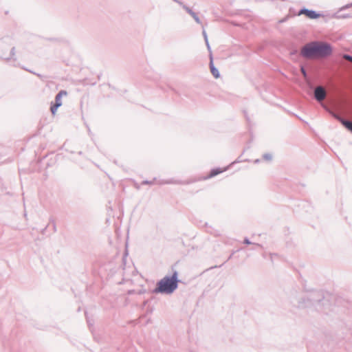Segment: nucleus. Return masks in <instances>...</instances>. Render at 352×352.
I'll list each match as a JSON object with an SVG mask.
<instances>
[{"label":"nucleus","mask_w":352,"mask_h":352,"mask_svg":"<svg viewBox=\"0 0 352 352\" xmlns=\"http://www.w3.org/2000/svg\"><path fill=\"white\" fill-rule=\"evenodd\" d=\"M143 184H151V182H148V181H144V182H143Z\"/></svg>","instance_id":"obj_17"},{"label":"nucleus","mask_w":352,"mask_h":352,"mask_svg":"<svg viewBox=\"0 0 352 352\" xmlns=\"http://www.w3.org/2000/svg\"><path fill=\"white\" fill-rule=\"evenodd\" d=\"M315 42H311L305 45L301 50V55L306 58H311L316 56Z\"/></svg>","instance_id":"obj_3"},{"label":"nucleus","mask_w":352,"mask_h":352,"mask_svg":"<svg viewBox=\"0 0 352 352\" xmlns=\"http://www.w3.org/2000/svg\"><path fill=\"white\" fill-rule=\"evenodd\" d=\"M259 162V160H255V163H257V162Z\"/></svg>","instance_id":"obj_18"},{"label":"nucleus","mask_w":352,"mask_h":352,"mask_svg":"<svg viewBox=\"0 0 352 352\" xmlns=\"http://www.w3.org/2000/svg\"><path fill=\"white\" fill-rule=\"evenodd\" d=\"M343 58L350 62H352V56L349 54H344Z\"/></svg>","instance_id":"obj_13"},{"label":"nucleus","mask_w":352,"mask_h":352,"mask_svg":"<svg viewBox=\"0 0 352 352\" xmlns=\"http://www.w3.org/2000/svg\"><path fill=\"white\" fill-rule=\"evenodd\" d=\"M210 71H211V73L213 75V76L216 78H219V72L213 64V58H212V53H210Z\"/></svg>","instance_id":"obj_8"},{"label":"nucleus","mask_w":352,"mask_h":352,"mask_svg":"<svg viewBox=\"0 0 352 352\" xmlns=\"http://www.w3.org/2000/svg\"><path fill=\"white\" fill-rule=\"evenodd\" d=\"M300 70H301V72L303 74V76L305 77H306L307 76V73H306L305 69L303 67H301Z\"/></svg>","instance_id":"obj_14"},{"label":"nucleus","mask_w":352,"mask_h":352,"mask_svg":"<svg viewBox=\"0 0 352 352\" xmlns=\"http://www.w3.org/2000/svg\"><path fill=\"white\" fill-rule=\"evenodd\" d=\"M222 172H223V170H221L220 168L213 169L210 172V177H211L216 176L217 175H218L219 173H222Z\"/></svg>","instance_id":"obj_11"},{"label":"nucleus","mask_w":352,"mask_h":352,"mask_svg":"<svg viewBox=\"0 0 352 352\" xmlns=\"http://www.w3.org/2000/svg\"><path fill=\"white\" fill-rule=\"evenodd\" d=\"M314 97L319 102L323 100L326 97L325 89L321 86L316 87L314 90Z\"/></svg>","instance_id":"obj_5"},{"label":"nucleus","mask_w":352,"mask_h":352,"mask_svg":"<svg viewBox=\"0 0 352 352\" xmlns=\"http://www.w3.org/2000/svg\"><path fill=\"white\" fill-rule=\"evenodd\" d=\"M338 120L348 130L352 132V122L346 120L341 118H338Z\"/></svg>","instance_id":"obj_9"},{"label":"nucleus","mask_w":352,"mask_h":352,"mask_svg":"<svg viewBox=\"0 0 352 352\" xmlns=\"http://www.w3.org/2000/svg\"><path fill=\"white\" fill-rule=\"evenodd\" d=\"M179 3L180 5L182 6L183 8L195 19V21L199 23V24H201V22L199 18V16H197V14L193 12L191 9H190L188 7L184 6V5H182V3L179 2Z\"/></svg>","instance_id":"obj_7"},{"label":"nucleus","mask_w":352,"mask_h":352,"mask_svg":"<svg viewBox=\"0 0 352 352\" xmlns=\"http://www.w3.org/2000/svg\"><path fill=\"white\" fill-rule=\"evenodd\" d=\"M301 14H305L308 18L311 19H315L320 16V14L316 13L315 11L308 10L307 8H302L299 11L298 15Z\"/></svg>","instance_id":"obj_6"},{"label":"nucleus","mask_w":352,"mask_h":352,"mask_svg":"<svg viewBox=\"0 0 352 352\" xmlns=\"http://www.w3.org/2000/svg\"><path fill=\"white\" fill-rule=\"evenodd\" d=\"M244 243H245L247 245H249V244H251L252 243L250 242V241L248 238H245L244 239Z\"/></svg>","instance_id":"obj_15"},{"label":"nucleus","mask_w":352,"mask_h":352,"mask_svg":"<svg viewBox=\"0 0 352 352\" xmlns=\"http://www.w3.org/2000/svg\"><path fill=\"white\" fill-rule=\"evenodd\" d=\"M177 272H175L171 277L165 276L157 283V287L154 289L155 293L170 294L177 288Z\"/></svg>","instance_id":"obj_1"},{"label":"nucleus","mask_w":352,"mask_h":352,"mask_svg":"<svg viewBox=\"0 0 352 352\" xmlns=\"http://www.w3.org/2000/svg\"><path fill=\"white\" fill-rule=\"evenodd\" d=\"M263 159L265 160H271L272 157L270 153H266L263 155Z\"/></svg>","instance_id":"obj_12"},{"label":"nucleus","mask_w":352,"mask_h":352,"mask_svg":"<svg viewBox=\"0 0 352 352\" xmlns=\"http://www.w3.org/2000/svg\"><path fill=\"white\" fill-rule=\"evenodd\" d=\"M317 57H326L332 52L331 46L328 43L315 42Z\"/></svg>","instance_id":"obj_2"},{"label":"nucleus","mask_w":352,"mask_h":352,"mask_svg":"<svg viewBox=\"0 0 352 352\" xmlns=\"http://www.w3.org/2000/svg\"><path fill=\"white\" fill-rule=\"evenodd\" d=\"M202 28H203L202 34H203V36L204 37V40H205V42H206L208 50L209 51L210 53H212L211 48H210V46L209 45V42H208V36H207L206 32L204 26L202 27Z\"/></svg>","instance_id":"obj_10"},{"label":"nucleus","mask_w":352,"mask_h":352,"mask_svg":"<svg viewBox=\"0 0 352 352\" xmlns=\"http://www.w3.org/2000/svg\"><path fill=\"white\" fill-rule=\"evenodd\" d=\"M67 95V91L64 90H61L58 92V94L55 97V103L52 104L50 107L51 112L52 115H55L57 109L62 105L61 98L63 96Z\"/></svg>","instance_id":"obj_4"},{"label":"nucleus","mask_w":352,"mask_h":352,"mask_svg":"<svg viewBox=\"0 0 352 352\" xmlns=\"http://www.w3.org/2000/svg\"><path fill=\"white\" fill-rule=\"evenodd\" d=\"M11 53L12 54V55L14 54V47H13L11 50Z\"/></svg>","instance_id":"obj_16"}]
</instances>
